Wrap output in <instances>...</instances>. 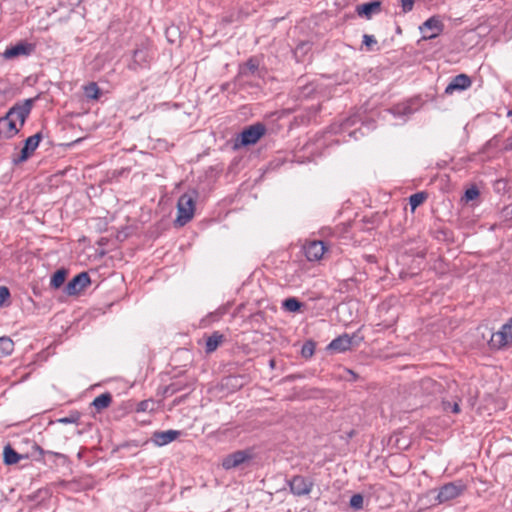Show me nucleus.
Instances as JSON below:
<instances>
[{"label":"nucleus","instance_id":"nucleus-31","mask_svg":"<svg viewBox=\"0 0 512 512\" xmlns=\"http://www.w3.org/2000/svg\"><path fill=\"white\" fill-rule=\"evenodd\" d=\"M479 195V191L477 188L475 187H472V188H469L465 191V199L466 201H471V200H474L478 197Z\"/></svg>","mask_w":512,"mask_h":512},{"label":"nucleus","instance_id":"nucleus-9","mask_svg":"<svg viewBox=\"0 0 512 512\" xmlns=\"http://www.w3.org/2000/svg\"><path fill=\"white\" fill-rule=\"evenodd\" d=\"M264 133L265 127L262 124L252 125L241 133V144L244 146L255 144Z\"/></svg>","mask_w":512,"mask_h":512},{"label":"nucleus","instance_id":"nucleus-7","mask_svg":"<svg viewBox=\"0 0 512 512\" xmlns=\"http://www.w3.org/2000/svg\"><path fill=\"white\" fill-rule=\"evenodd\" d=\"M251 459V454L248 451L240 450L225 456L222 459V467L225 470H230L241 466L243 463Z\"/></svg>","mask_w":512,"mask_h":512},{"label":"nucleus","instance_id":"nucleus-3","mask_svg":"<svg viewBox=\"0 0 512 512\" xmlns=\"http://www.w3.org/2000/svg\"><path fill=\"white\" fill-rule=\"evenodd\" d=\"M288 485L290 488V492L293 495H295L297 497H301V496H306V495L310 494V492L313 489L314 482L310 478H307V477H304L301 475H296V476H293L288 481Z\"/></svg>","mask_w":512,"mask_h":512},{"label":"nucleus","instance_id":"nucleus-17","mask_svg":"<svg viewBox=\"0 0 512 512\" xmlns=\"http://www.w3.org/2000/svg\"><path fill=\"white\" fill-rule=\"evenodd\" d=\"M28 52H29L28 46L23 43H19L15 46H11V47L7 48L4 51L3 56L6 59H11V58H14V57H17L20 55H26V54H28Z\"/></svg>","mask_w":512,"mask_h":512},{"label":"nucleus","instance_id":"nucleus-19","mask_svg":"<svg viewBox=\"0 0 512 512\" xmlns=\"http://www.w3.org/2000/svg\"><path fill=\"white\" fill-rule=\"evenodd\" d=\"M14 343L9 337H0V358L13 352Z\"/></svg>","mask_w":512,"mask_h":512},{"label":"nucleus","instance_id":"nucleus-37","mask_svg":"<svg viewBox=\"0 0 512 512\" xmlns=\"http://www.w3.org/2000/svg\"><path fill=\"white\" fill-rule=\"evenodd\" d=\"M347 373H349L353 377V379L356 378V375H355V373L353 371L347 370Z\"/></svg>","mask_w":512,"mask_h":512},{"label":"nucleus","instance_id":"nucleus-33","mask_svg":"<svg viewBox=\"0 0 512 512\" xmlns=\"http://www.w3.org/2000/svg\"><path fill=\"white\" fill-rule=\"evenodd\" d=\"M414 5V0H401V6L404 13H407L412 10Z\"/></svg>","mask_w":512,"mask_h":512},{"label":"nucleus","instance_id":"nucleus-16","mask_svg":"<svg viewBox=\"0 0 512 512\" xmlns=\"http://www.w3.org/2000/svg\"><path fill=\"white\" fill-rule=\"evenodd\" d=\"M4 463L7 465H13L18 463L21 459L27 458V456L17 453L11 446L7 445L3 451Z\"/></svg>","mask_w":512,"mask_h":512},{"label":"nucleus","instance_id":"nucleus-22","mask_svg":"<svg viewBox=\"0 0 512 512\" xmlns=\"http://www.w3.org/2000/svg\"><path fill=\"white\" fill-rule=\"evenodd\" d=\"M85 96L91 100H98L100 97V89L95 82H91L83 87Z\"/></svg>","mask_w":512,"mask_h":512},{"label":"nucleus","instance_id":"nucleus-26","mask_svg":"<svg viewBox=\"0 0 512 512\" xmlns=\"http://www.w3.org/2000/svg\"><path fill=\"white\" fill-rule=\"evenodd\" d=\"M155 409V403L153 400L141 401L137 406L138 412H152Z\"/></svg>","mask_w":512,"mask_h":512},{"label":"nucleus","instance_id":"nucleus-28","mask_svg":"<svg viewBox=\"0 0 512 512\" xmlns=\"http://www.w3.org/2000/svg\"><path fill=\"white\" fill-rule=\"evenodd\" d=\"M314 354V344L307 342L302 347V355L304 357H311Z\"/></svg>","mask_w":512,"mask_h":512},{"label":"nucleus","instance_id":"nucleus-10","mask_svg":"<svg viewBox=\"0 0 512 512\" xmlns=\"http://www.w3.org/2000/svg\"><path fill=\"white\" fill-rule=\"evenodd\" d=\"M90 284L88 273L82 272L76 275L65 287L68 295H75Z\"/></svg>","mask_w":512,"mask_h":512},{"label":"nucleus","instance_id":"nucleus-38","mask_svg":"<svg viewBox=\"0 0 512 512\" xmlns=\"http://www.w3.org/2000/svg\"><path fill=\"white\" fill-rule=\"evenodd\" d=\"M431 383H432V381H431V380H429V379L424 381V384H427V385H428V384H431Z\"/></svg>","mask_w":512,"mask_h":512},{"label":"nucleus","instance_id":"nucleus-12","mask_svg":"<svg viewBox=\"0 0 512 512\" xmlns=\"http://www.w3.org/2000/svg\"><path fill=\"white\" fill-rule=\"evenodd\" d=\"M471 86L470 78L465 74L455 76L445 88L446 94H452L454 91H462Z\"/></svg>","mask_w":512,"mask_h":512},{"label":"nucleus","instance_id":"nucleus-21","mask_svg":"<svg viewBox=\"0 0 512 512\" xmlns=\"http://www.w3.org/2000/svg\"><path fill=\"white\" fill-rule=\"evenodd\" d=\"M66 275H67L66 270H64V269L57 270L51 277L50 285L56 289L60 288L65 282Z\"/></svg>","mask_w":512,"mask_h":512},{"label":"nucleus","instance_id":"nucleus-32","mask_svg":"<svg viewBox=\"0 0 512 512\" xmlns=\"http://www.w3.org/2000/svg\"><path fill=\"white\" fill-rule=\"evenodd\" d=\"M9 296V289L5 286H0V305H3V303L9 298Z\"/></svg>","mask_w":512,"mask_h":512},{"label":"nucleus","instance_id":"nucleus-11","mask_svg":"<svg viewBox=\"0 0 512 512\" xmlns=\"http://www.w3.org/2000/svg\"><path fill=\"white\" fill-rule=\"evenodd\" d=\"M352 343L353 337L349 336L348 334H343L332 340L327 346V350L335 353H342L349 350L352 346Z\"/></svg>","mask_w":512,"mask_h":512},{"label":"nucleus","instance_id":"nucleus-14","mask_svg":"<svg viewBox=\"0 0 512 512\" xmlns=\"http://www.w3.org/2000/svg\"><path fill=\"white\" fill-rule=\"evenodd\" d=\"M179 435L180 432L177 430L158 431L153 434L152 440L157 446H164L174 441Z\"/></svg>","mask_w":512,"mask_h":512},{"label":"nucleus","instance_id":"nucleus-4","mask_svg":"<svg viewBox=\"0 0 512 512\" xmlns=\"http://www.w3.org/2000/svg\"><path fill=\"white\" fill-rule=\"evenodd\" d=\"M512 343V317L501 327L499 331L493 333L490 339V345L493 348H503Z\"/></svg>","mask_w":512,"mask_h":512},{"label":"nucleus","instance_id":"nucleus-18","mask_svg":"<svg viewBox=\"0 0 512 512\" xmlns=\"http://www.w3.org/2000/svg\"><path fill=\"white\" fill-rule=\"evenodd\" d=\"M111 401H112V397L109 393H103L99 396H97L93 402H92V405L98 410H103L105 408H107L110 404H111Z\"/></svg>","mask_w":512,"mask_h":512},{"label":"nucleus","instance_id":"nucleus-27","mask_svg":"<svg viewBox=\"0 0 512 512\" xmlns=\"http://www.w3.org/2000/svg\"><path fill=\"white\" fill-rule=\"evenodd\" d=\"M363 44L369 49L372 50L373 46L377 44V40L373 35L365 34L363 36Z\"/></svg>","mask_w":512,"mask_h":512},{"label":"nucleus","instance_id":"nucleus-13","mask_svg":"<svg viewBox=\"0 0 512 512\" xmlns=\"http://www.w3.org/2000/svg\"><path fill=\"white\" fill-rule=\"evenodd\" d=\"M325 246L322 241H312L305 246V255L309 261H317L322 258Z\"/></svg>","mask_w":512,"mask_h":512},{"label":"nucleus","instance_id":"nucleus-8","mask_svg":"<svg viewBox=\"0 0 512 512\" xmlns=\"http://www.w3.org/2000/svg\"><path fill=\"white\" fill-rule=\"evenodd\" d=\"M41 138L42 136L40 133H36L28 137L25 140L24 147L20 151L19 157L14 159V163L17 164L26 161L39 146Z\"/></svg>","mask_w":512,"mask_h":512},{"label":"nucleus","instance_id":"nucleus-24","mask_svg":"<svg viewBox=\"0 0 512 512\" xmlns=\"http://www.w3.org/2000/svg\"><path fill=\"white\" fill-rule=\"evenodd\" d=\"M426 199V195L423 192L415 193L410 196L409 204L411 209L414 211L418 206H420Z\"/></svg>","mask_w":512,"mask_h":512},{"label":"nucleus","instance_id":"nucleus-30","mask_svg":"<svg viewBox=\"0 0 512 512\" xmlns=\"http://www.w3.org/2000/svg\"><path fill=\"white\" fill-rule=\"evenodd\" d=\"M147 54L143 49H137L134 52V60L137 63H143L146 61Z\"/></svg>","mask_w":512,"mask_h":512},{"label":"nucleus","instance_id":"nucleus-25","mask_svg":"<svg viewBox=\"0 0 512 512\" xmlns=\"http://www.w3.org/2000/svg\"><path fill=\"white\" fill-rule=\"evenodd\" d=\"M363 501H364V499H363V496L361 494H354L350 498V506L355 511L361 510L363 508Z\"/></svg>","mask_w":512,"mask_h":512},{"label":"nucleus","instance_id":"nucleus-29","mask_svg":"<svg viewBox=\"0 0 512 512\" xmlns=\"http://www.w3.org/2000/svg\"><path fill=\"white\" fill-rule=\"evenodd\" d=\"M443 408L445 411L451 410L455 414H458L460 412V407H459L458 402H454L453 404H451L449 401H444Z\"/></svg>","mask_w":512,"mask_h":512},{"label":"nucleus","instance_id":"nucleus-36","mask_svg":"<svg viewBox=\"0 0 512 512\" xmlns=\"http://www.w3.org/2000/svg\"><path fill=\"white\" fill-rule=\"evenodd\" d=\"M505 149L512 150V135L505 141Z\"/></svg>","mask_w":512,"mask_h":512},{"label":"nucleus","instance_id":"nucleus-6","mask_svg":"<svg viewBox=\"0 0 512 512\" xmlns=\"http://www.w3.org/2000/svg\"><path fill=\"white\" fill-rule=\"evenodd\" d=\"M444 25L439 17L433 16L427 19L421 26L420 31L424 39L436 38L443 30Z\"/></svg>","mask_w":512,"mask_h":512},{"label":"nucleus","instance_id":"nucleus-39","mask_svg":"<svg viewBox=\"0 0 512 512\" xmlns=\"http://www.w3.org/2000/svg\"><path fill=\"white\" fill-rule=\"evenodd\" d=\"M507 116L512 117V110H509Z\"/></svg>","mask_w":512,"mask_h":512},{"label":"nucleus","instance_id":"nucleus-34","mask_svg":"<svg viewBox=\"0 0 512 512\" xmlns=\"http://www.w3.org/2000/svg\"><path fill=\"white\" fill-rule=\"evenodd\" d=\"M78 418H79L78 416H69V417L60 418L57 420V422L63 423V424L76 423L78 421Z\"/></svg>","mask_w":512,"mask_h":512},{"label":"nucleus","instance_id":"nucleus-2","mask_svg":"<svg viewBox=\"0 0 512 512\" xmlns=\"http://www.w3.org/2000/svg\"><path fill=\"white\" fill-rule=\"evenodd\" d=\"M178 215L176 218V223L179 226H184L188 223L194 216L195 211V198L194 195L185 193L183 194L177 203Z\"/></svg>","mask_w":512,"mask_h":512},{"label":"nucleus","instance_id":"nucleus-35","mask_svg":"<svg viewBox=\"0 0 512 512\" xmlns=\"http://www.w3.org/2000/svg\"><path fill=\"white\" fill-rule=\"evenodd\" d=\"M247 69H249L251 72H254L257 68V65L252 61H248L246 64Z\"/></svg>","mask_w":512,"mask_h":512},{"label":"nucleus","instance_id":"nucleus-23","mask_svg":"<svg viewBox=\"0 0 512 512\" xmlns=\"http://www.w3.org/2000/svg\"><path fill=\"white\" fill-rule=\"evenodd\" d=\"M302 304L296 298L291 297L283 301V308L289 312H297L300 310Z\"/></svg>","mask_w":512,"mask_h":512},{"label":"nucleus","instance_id":"nucleus-1","mask_svg":"<svg viewBox=\"0 0 512 512\" xmlns=\"http://www.w3.org/2000/svg\"><path fill=\"white\" fill-rule=\"evenodd\" d=\"M34 101L35 99L29 98L18 102L9 109L5 116L0 118L3 138L10 139L21 130L32 110Z\"/></svg>","mask_w":512,"mask_h":512},{"label":"nucleus","instance_id":"nucleus-15","mask_svg":"<svg viewBox=\"0 0 512 512\" xmlns=\"http://www.w3.org/2000/svg\"><path fill=\"white\" fill-rule=\"evenodd\" d=\"M380 6L381 4L379 1L365 3L357 7V12L360 16L370 19L374 14L380 12Z\"/></svg>","mask_w":512,"mask_h":512},{"label":"nucleus","instance_id":"nucleus-5","mask_svg":"<svg viewBox=\"0 0 512 512\" xmlns=\"http://www.w3.org/2000/svg\"><path fill=\"white\" fill-rule=\"evenodd\" d=\"M466 489V486L461 482H451L443 485L437 494L438 503H444L453 500L460 496Z\"/></svg>","mask_w":512,"mask_h":512},{"label":"nucleus","instance_id":"nucleus-20","mask_svg":"<svg viewBox=\"0 0 512 512\" xmlns=\"http://www.w3.org/2000/svg\"><path fill=\"white\" fill-rule=\"evenodd\" d=\"M223 340V335L215 332L210 337H208L206 341V351L207 352H213L215 351L218 346L221 344Z\"/></svg>","mask_w":512,"mask_h":512}]
</instances>
